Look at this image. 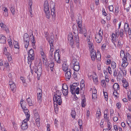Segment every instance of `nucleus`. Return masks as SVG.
Wrapping results in <instances>:
<instances>
[{
    "instance_id": "412c9836",
    "label": "nucleus",
    "mask_w": 131,
    "mask_h": 131,
    "mask_svg": "<svg viewBox=\"0 0 131 131\" xmlns=\"http://www.w3.org/2000/svg\"><path fill=\"white\" fill-rule=\"evenodd\" d=\"M6 37L2 35H0V43H4L6 42Z\"/></svg>"
},
{
    "instance_id": "a18cd8bd",
    "label": "nucleus",
    "mask_w": 131,
    "mask_h": 131,
    "mask_svg": "<svg viewBox=\"0 0 131 131\" xmlns=\"http://www.w3.org/2000/svg\"><path fill=\"white\" fill-rule=\"evenodd\" d=\"M66 62L64 61L63 62L62 64V70L64 71L65 72V74H66Z\"/></svg>"
},
{
    "instance_id": "6ab92c4d",
    "label": "nucleus",
    "mask_w": 131,
    "mask_h": 131,
    "mask_svg": "<svg viewBox=\"0 0 131 131\" xmlns=\"http://www.w3.org/2000/svg\"><path fill=\"white\" fill-rule=\"evenodd\" d=\"M131 56L130 54L128 52L126 53L125 56L123 58L122 60H125V61H127V60H131Z\"/></svg>"
},
{
    "instance_id": "de8ad7c7",
    "label": "nucleus",
    "mask_w": 131,
    "mask_h": 131,
    "mask_svg": "<svg viewBox=\"0 0 131 131\" xmlns=\"http://www.w3.org/2000/svg\"><path fill=\"white\" fill-rule=\"evenodd\" d=\"M111 64L112 67L113 69L115 68L116 66V64L114 61H112L111 63Z\"/></svg>"
},
{
    "instance_id": "09e8293b",
    "label": "nucleus",
    "mask_w": 131,
    "mask_h": 131,
    "mask_svg": "<svg viewBox=\"0 0 131 131\" xmlns=\"http://www.w3.org/2000/svg\"><path fill=\"white\" fill-rule=\"evenodd\" d=\"M34 115H35V117L36 118H39V116L38 114L37 111L36 110H35L34 111Z\"/></svg>"
},
{
    "instance_id": "ddd939ff",
    "label": "nucleus",
    "mask_w": 131,
    "mask_h": 131,
    "mask_svg": "<svg viewBox=\"0 0 131 131\" xmlns=\"http://www.w3.org/2000/svg\"><path fill=\"white\" fill-rule=\"evenodd\" d=\"M45 51L41 49L40 51V54L41 57L43 61L46 59V54Z\"/></svg>"
},
{
    "instance_id": "cd10ccee",
    "label": "nucleus",
    "mask_w": 131,
    "mask_h": 131,
    "mask_svg": "<svg viewBox=\"0 0 131 131\" xmlns=\"http://www.w3.org/2000/svg\"><path fill=\"white\" fill-rule=\"evenodd\" d=\"M108 112V110L106 108L104 111V118L105 119H106L108 121V117L107 116V113Z\"/></svg>"
},
{
    "instance_id": "052dcab7",
    "label": "nucleus",
    "mask_w": 131,
    "mask_h": 131,
    "mask_svg": "<svg viewBox=\"0 0 131 131\" xmlns=\"http://www.w3.org/2000/svg\"><path fill=\"white\" fill-rule=\"evenodd\" d=\"M107 70L108 71L109 73L110 74H112V71L111 70V69L110 67H108V68L107 69Z\"/></svg>"
},
{
    "instance_id": "49530a36",
    "label": "nucleus",
    "mask_w": 131,
    "mask_h": 131,
    "mask_svg": "<svg viewBox=\"0 0 131 131\" xmlns=\"http://www.w3.org/2000/svg\"><path fill=\"white\" fill-rule=\"evenodd\" d=\"M93 79L94 82L95 83L97 84L98 83L97 78L95 77H93Z\"/></svg>"
},
{
    "instance_id": "8fccbe9b",
    "label": "nucleus",
    "mask_w": 131,
    "mask_h": 131,
    "mask_svg": "<svg viewBox=\"0 0 131 131\" xmlns=\"http://www.w3.org/2000/svg\"><path fill=\"white\" fill-rule=\"evenodd\" d=\"M103 92L104 94V97L105 99V100L107 101L108 99V95L107 93V92H105L104 91H103Z\"/></svg>"
},
{
    "instance_id": "f257e3e1",
    "label": "nucleus",
    "mask_w": 131,
    "mask_h": 131,
    "mask_svg": "<svg viewBox=\"0 0 131 131\" xmlns=\"http://www.w3.org/2000/svg\"><path fill=\"white\" fill-rule=\"evenodd\" d=\"M61 93L59 91H57L54 93L53 97V100L54 101V104H58L60 105L62 102V100L61 98Z\"/></svg>"
},
{
    "instance_id": "c03bdc74",
    "label": "nucleus",
    "mask_w": 131,
    "mask_h": 131,
    "mask_svg": "<svg viewBox=\"0 0 131 131\" xmlns=\"http://www.w3.org/2000/svg\"><path fill=\"white\" fill-rule=\"evenodd\" d=\"M77 24L78 28H80L82 27V20L79 21L77 23Z\"/></svg>"
},
{
    "instance_id": "dca6fc26",
    "label": "nucleus",
    "mask_w": 131,
    "mask_h": 131,
    "mask_svg": "<svg viewBox=\"0 0 131 131\" xmlns=\"http://www.w3.org/2000/svg\"><path fill=\"white\" fill-rule=\"evenodd\" d=\"M112 40L113 43H114V45L116 46V44H115V42L117 41L116 39L118 38V36H116V35L114 33H113L112 35Z\"/></svg>"
},
{
    "instance_id": "4c0bfd02",
    "label": "nucleus",
    "mask_w": 131,
    "mask_h": 131,
    "mask_svg": "<svg viewBox=\"0 0 131 131\" xmlns=\"http://www.w3.org/2000/svg\"><path fill=\"white\" fill-rule=\"evenodd\" d=\"M65 83H63L62 84V93L63 94V95L64 96H66V93L65 92V90H66V89H65V87L64 86H65Z\"/></svg>"
},
{
    "instance_id": "6e6d98bb",
    "label": "nucleus",
    "mask_w": 131,
    "mask_h": 131,
    "mask_svg": "<svg viewBox=\"0 0 131 131\" xmlns=\"http://www.w3.org/2000/svg\"><path fill=\"white\" fill-rule=\"evenodd\" d=\"M78 61L76 59H73L72 61V63L71 64H72L73 66H74L75 63H76Z\"/></svg>"
},
{
    "instance_id": "3c124183",
    "label": "nucleus",
    "mask_w": 131,
    "mask_h": 131,
    "mask_svg": "<svg viewBox=\"0 0 131 131\" xmlns=\"http://www.w3.org/2000/svg\"><path fill=\"white\" fill-rule=\"evenodd\" d=\"M78 122L79 123V125L80 126V128H81L82 125V121L81 119H79L78 121Z\"/></svg>"
},
{
    "instance_id": "4468645a",
    "label": "nucleus",
    "mask_w": 131,
    "mask_h": 131,
    "mask_svg": "<svg viewBox=\"0 0 131 131\" xmlns=\"http://www.w3.org/2000/svg\"><path fill=\"white\" fill-rule=\"evenodd\" d=\"M10 10L11 13L13 16L15 15L16 13L15 10V7L14 5L12 4H11L10 5Z\"/></svg>"
},
{
    "instance_id": "c9c22d12",
    "label": "nucleus",
    "mask_w": 131,
    "mask_h": 131,
    "mask_svg": "<svg viewBox=\"0 0 131 131\" xmlns=\"http://www.w3.org/2000/svg\"><path fill=\"white\" fill-rule=\"evenodd\" d=\"M75 88L72 85H71L70 91L72 94L75 93Z\"/></svg>"
},
{
    "instance_id": "ea45409f",
    "label": "nucleus",
    "mask_w": 131,
    "mask_h": 131,
    "mask_svg": "<svg viewBox=\"0 0 131 131\" xmlns=\"http://www.w3.org/2000/svg\"><path fill=\"white\" fill-rule=\"evenodd\" d=\"M71 115L73 118H75V116L76 115V112L75 111L74 109L72 111L71 113Z\"/></svg>"
},
{
    "instance_id": "9d476101",
    "label": "nucleus",
    "mask_w": 131,
    "mask_h": 131,
    "mask_svg": "<svg viewBox=\"0 0 131 131\" xmlns=\"http://www.w3.org/2000/svg\"><path fill=\"white\" fill-rule=\"evenodd\" d=\"M79 32L80 34H83L85 37H86L87 35L86 29L85 28H83L82 27L78 28Z\"/></svg>"
},
{
    "instance_id": "f3484780",
    "label": "nucleus",
    "mask_w": 131,
    "mask_h": 131,
    "mask_svg": "<svg viewBox=\"0 0 131 131\" xmlns=\"http://www.w3.org/2000/svg\"><path fill=\"white\" fill-rule=\"evenodd\" d=\"M66 79L69 80L71 77V71L70 69L68 68L66 69Z\"/></svg>"
},
{
    "instance_id": "c85d7f7f",
    "label": "nucleus",
    "mask_w": 131,
    "mask_h": 131,
    "mask_svg": "<svg viewBox=\"0 0 131 131\" xmlns=\"http://www.w3.org/2000/svg\"><path fill=\"white\" fill-rule=\"evenodd\" d=\"M26 101L29 106H30L33 105V104L32 100L29 97L27 99Z\"/></svg>"
},
{
    "instance_id": "5fc2aeb1",
    "label": "nucleus",
    "mask_w": 131,
    "mask_h": 131,
    "mask_svg": "<svg viewBox=\"0 0 131 131\" xmlns=\"http://www.w3.org/2000/svg\"><path fill=\"white\" fill-rule=\"evenodd\" d=\"M123 86L126 89H127V87L129 86V84L127 82L123 84Z\"/></svg>"
},
{
    "instance_id": "0e129e2a",
    "label": "nucleus",
    "mask_w": 131,
    "mask_h": 131,
    "mask_svg": "<svg viewBox=\"0 0 131 131\" xmlns=\"http://www.w3.org/2000/svg\"><path fill=\"white\" fill-rule=\"evenodd\" d=\"M49 42L50 44V46H53V40H52H52H50Z\"/></svg>"
},
{
    "instance_id": "20e7f679",
    "label": "nucleus",
    "mask_w": 131,
    "mask_h": 131,
    "mask_svg": "<svg viewBox=\"0 0 131 131\" xmlns=\"http://www.w3.org/2000/svg\"><path fill=\"white\" fill-rule=\"evenodd\" d=\"M68 42L70 44L71 47L74 48L75 46L74 42L73 37L71 33H70L68 35Z\"/></svg>"
},
{
    "instance_id": "0eeeda50",
    "label": "nucleus",
    "mask_w": 131,
    "mask_h": 131,
    "mask_svg": "<svg viewBox=\"0 0 131 131\" xmlns=\"http://www.w3.org/2000/svg\"><path fill=\"white\" fill-rule=\"evenodd\" d=\"M28 8H29V15L31 17H33V15L32 14L33 12H32V0H29L28 2Z\"/></svg>"
},
{
    "instance_id": "a19ab883",
    "label": "nucleus",
    "mask_w": 131,
    "mask_h": 131,
    "mask_svg": "<svg viewBox=\"0 0 131 131\" xmlns=\"http://www.w3.org/2000/svg\"><path fill=\"white\" fill-rule=\"evenodd\" d=\"M120 55L121 57V58L124 57V56H125L124 51L123 50H121L120 52Z\"/></svg>"
},
{
    "instance_id": "603ef678",
    "label": "nucleus",
    "mask_w": 131,
    "mask_h": 131,
    "mask_svg": "<svg viewBox=\"0 0 131 131\" xmlns=\"http://www.w3.org/2000/svg\"><path fill=\"white\" fill-rule=\"evenodd\" d=\"M101 84L103 86L105 87L106 86L105 81L104 80H103L101 81Z\"/></svg>"
},
{
    "instance_id": "393cba45",
    "label": "nucleus",
    "mask_w": 131,
    "mask_h": 131,
    "mask_svg": "<svg viewBox=\"0 0 131 131\" xmlns=\"http://www.w3.org/2000/svg\"><path fill=\"white\" fill-rule=\"evenodd\" d=\"M113 87L114 90H117L119 89V85L117 83H114Z\"/></svg>"
},
{
    "instance_id": "6e6552de",
    "label": "nucleus",
    "mask_w": 131,
    "mask_h": 131,
    "mask_svg": "<svg viewBox=\"0 0 131 131\" xmlns=\"http://www.w3.org/2000/svg\"><path fill=\"white\" fill-rule=\"evenodd\" d=\"M55 4L52 2L51 3L50 5V7L51 9V13L52 17H54L56 16L55 9Z\"/></svg>"
},
{
    "instance_id": "7c9ffc66",
    "label": "nucleus",
    "mask_w": 131,
    "mask_h": 131,
    "mask_svg": "<svg viewBox=\"0 0 131 131\" xmlns=\"http://www.w3.org/2000/svg\"><path fill=\"white\" fill-rule=\"evenodd\" d=\"M123 38H119L118 41L117 46H120L123 45Z\"/></svg>"
},
{
    "instance_id": "bb28decb",
    "label": "nucleus",
    "mask_w": 131,
    "mask_h": 131,
    "mask_svg": "<svg viewBox=\"0 0 131 131\" xmlns=\"http://www.w3.org/2000/svg\"><path fill=\"white\" fill-rule=\"evenodd\" d=\"M96 58L98 60H100L101 59V54L99 51H97L96 52Z\"/></svg>"
},
{
    "instance_id": "774afa93",
    "label": "nucleus",
    "mask_w": 131,
    "mask_h": 131,
    "mask_svg": "<svg viewBox=\"0 0 131 131\" xmlns=\"http://www.w3.org/2000/svg\"><path fill=\"white\" fill-rule=\"evenodd\" d=\"M121 104L120 103L118 102L116 104V105L118 108L119 109L121 106Z\"/></svg>"
},
{
    "instance_id": "f03ea898",
    "label": "nucleus",
    "mask_w": 131,
    "mask_h": 131,
    "mask_svg": "<svg viewBox=\"0 0 131 131\" xmlns=\"http://www.w3.org/2000/svg\"><path fill=\"white\" fill-rule=\"evenodd\" d=\"M28 54V62L30 66L32 61L34 60L35 57V54L32 49H31L29 50Z\"/></svg>"
},
{
    "instance_id": "58836bf2",
    "label": "nucleus",
    "mask_w": 131,
    "mask_h": 131,
    "mask_svg": "<svg viewBox=\"0 0 131 131\" xmlns=\"http://www.w3.org/2000/svg\"><path fill=\"white\" fill-rule=\"evenodd\" d=\"M36 125L38 127H39L40 126V119L39 118H36Z\"/></svg>"
},
{
    "instance_id": "7ed1b4c3",
    "label": "nucleus",
    "mask_w": 131,
    "mask_h": 131,
    "mask_svg": "<svg viewBox=\"0 0 131 131\" xmlns=\"http://www.w3.org/2000/svg\"><path fill=\"white\" fill-rule=\"evenodd\" d=\"M44 10L46 14V17L49 19L50 16V13L49 10V4L47 1H45L44 5Z\"/></svg>"
},
{
    "instance_id": "423d86ee",
    "label": "nucleus",
    "mask_w": 131,
    "mask_h": 131,
    "mask_svg": "<svg viewBox=\"0 0 131 131\" xmlns=\"http://www.w3.org/2000/svg\"><path fill=\"white\" fill-rule=\"evenodd\" d=\"M29 119H25L23 121L22 124L21 125V128L23 130H25L28 128V125L27 122L28 121Z\"/></svg>"
},
{
    "instance_id": "338daca9",
    "label": "nucleus",
    "mask_w": 131,
    "mask_h": 131,
    "mask_svg": "<svg viewBox=\"0 0 131 131\" xmlns=\"http://www.w3.org/2000/svg\"><path fill=\"white\" fill-rule=\"evenodd\" d=\"M54 66V63L53 62L50 63L48 65V67L50 68H53Z\"/></svg>"
},
{
    "instance_id": "5701e85b",
    "label": "nucleus",
    "mask_w": 131,
    "mask_h": 131,
    "mask_svg": "<svg viewBox=\"0 0 131 131\" xmlns=\"http://www.w3.org/2000/svg\"><path fill=\"white\" fill-rule=\"evenodd\" d=\"M2 10L4 11L3 12L4 15L7 17L8 15V9L6 7H4L2 8Z\"/></svg>"
},
{
    "instance_id": "1a4fd4ad",
    "label": "nucleus",
    "mask_w": 131,
    "mask_h": 131,
    "mask_svg": "<svg viewBox=\"0 0 131 131\" xmlns=\"http://www.w3.org/2000/svg\"><path fill=\"white\" fill-rule=\"evenodd\" d=\"M115 34L116 35V36H117L118 37L119 35H120L121 38H123V37L124 36V31L123 29H121L120 31L118 29L115 30Z\"/></svg>"
},
{
    "instance_id": "864d4df0",
    "label": "nucleus",
    "mask_w": 131,
    "mask_h": 131,
    "mask_svg": "<svg viewBox=\"0 0 131 131\" xmlns=\"http://www.w3.org/2000/svg\"><path fill=\"white\" fill-rule=\"evenodd\" d=\"M74 39L76 42H79V37L78 35L75 36Z\"/></svg>"
},
{
    "instance_id": "aec40b11",
    "label": "nucleus",
    "mask_w": 131,
    "mask_h": 131,
    "mask_svg": "<svg viewBox=\"0 0 131 131\" xmlns=\"http://www.w3.org/2000/svg\"><path fill=\"white\" fill-rule=\"evenodd\" d=\"M0 26L3 30L6 31V32H8L9 30L6 26L3 23H0Z\"/></svg>"
},
{
    "instance_id": "b1692460",
    "label": "nucleus",
    "mask_w": 131,
    "mask_h": 131,
    "mask_svg": "<svg viewBox=\"0 0 131 131\" xmlns=\"http://www.w3.org/2000/svg\"><path fill=\"white\" fill-rule=\"evenodd\" d=\"M34 71L35 73H37V76L40 77L42 72L41 68H40L39 69H38L37 71L36 70Z\"/></svg>"
},
{
    "instance_id": "9b49d317",
    "label": "nucleus",
    "mask_w": 131,
    "mask_h": 131,
    "mask_svg": "<svg viewBox=\"0 0 131 131\" xmlns=\"http://www.w3.org/2000/svg\"><path fill=\"white\" fill-rule=\"evenodd\" d=\"M37 98L38 102L40 103L42 100L41 97V90L40 89L37 90Z\"/></svg>"
},
{
    "instance_id": "13d9d810",
    "label": "nucleus",
    "mask_w": 131,
    "mask_h": 131,
    "mask_svg": "<svg viewBox=\"0 0 131 131\" xmlns=\"http://www.w3.org/2000/svg\"><path fill=\"white\" fill-rule=\"evenodd\" d=\"M129 25L127 23H125V24L124 27L125 31H126V29H127V28H129Z\"/></svg>"
},
{
    "instance_id": "2eb2a0df",
    "label": "nucleus",
    "mask_w": 131,
    "mask_h": 131,
    "mask_svg": "<svg viewBox=\"0 0 131 131\" xmlns=\"http://www.w3.org/2000/svg\"><path fill=\"white\" fill-rule=\"evenodd\" d=\"M30 31L31 33V35L30 36V39L32 42V46L34 47L35 45L36 41L33 34V31L31 30H30Z\"/></svg>"
},
{
    "instance_id": "c756f323",
    "label": "nucleus",
    "mask_w": 131,
    "mask_h": 131,
    "mask_svg": "<svg viewBox=\"0 0 131 131\" xmlns=\"http://www.w3.org/2000/svg\"><path fill=\"white\" fill-rule=\"evenodd\" d=\"M95 40L96 42L97 43H100L101 41L102 38H101V37L96 36L95 37Z\"/></svg>"
},
{
    "instance_id": "e433bc0d",
    "label": "nucleus",
    "mask_w": 131,
    "mask_h": 131,
    "mask_svg": "<svg viewBox=\"0 0 131 131\" xmlns=\"http://www.w3.org/2000/svg\"><path fill=\"white\" fill-rule=\"evenodd\" d=\"M54 108L55 113L57 114L58 113L59 109L57 106V104H54Z\"/></svg>"
},
{
    "instance_id": "680f3d73",
    "label": "nucleus",
    "mask_w": 131,
    "mask_h": 131,
    "mask_svg": "<svg viewBox=\"0 0 131 131\" xmlns=\"http://www.w3.org/2000/svg\"><path fill=\"white\" fill-rule=\"evenodd\" d=\"M117 71L116 70H114L113 71V76L114 77H116L117 76Z\"/></svg>"
},
{
    "instance_id": "79ce46f5",
    "label": "nucleus",
    "mask_w": 131,
    "mask_h": 131,
    "mask_svg": "<svg viewBox=\"0 0 131 131\" xmlns=\"http://www.w3.org/2000/svg\"><path fill=\"white\" fill-rule=\"evenodd\" d=\"M79 68L80 66L79 65L74 66L73 67V69L75 71H78L79 69Z\"/></svg>"
},
{
    "instance_id": "4be33fe9",
    "label": "nucleus",
    "mask_w": 131,
    "mask_h": 131,
    "mask_svg": "<svg viewBox=\"0 0 131 131\" xmlns=\"http://www.w3.org/2000/svg\"><path fill=\"white\" fill-rule=\"evenodd\" d=\"M20 104L22 109L25 108L26 107V102L22 99L21 100Z\"/></svg>"
},
{
    "instance_id": "e2e57ef3",
    "label": "nucleus",
    "mask_w": 131,
    "mask_h": 131,
    "mask_svg": "<svg viewBox=\"0 0 131 131\" xmlns=\"http://www.w3.org/2000/svg\"><path fill=\"white\" fill-rule=\"evenodd\" d=\"M80 88L79 87L77 88L76 90H75V93L77 94H79Z\"/></svg>"
},
{
    "instance_id": "69168bd1",
    "label": "nucleus",
    "mask_w": 131,
    "mask_h": 131,
    "mask_svg": "<svg viewBox=\"0 0 131 131\" xmlns=\"http://www.w3.org/2000/svg\"><path fill=\"white\" fill-rule=\"evenodd\" d=\"M54 122L55 126H56V127L57 126L58 123V120L57 119H55Z\"/></svg>"
},
{
    "instance_id": "f8f14e48",
    "label": "nucleus",
    "mask_w": 131,
    "mask_h": 131,
    "mask_svg": "<svg viewBox=\"0 0 131 131\" xmlns=\"http://www.w3.org/2000/svg\"><path fill=\"white\" fill-rule=\"evenodd\" d=\"M96 52L95 50L92 49L91 51V56L92 60L93 61H94L96 58Z\"/></svg>"
},
{
    "instance_id": "2f4dec72",
    "label": "nucleus",
    "mask_w": 131,
    "mask_h": 131,
    "mask_svg": "<svg viewBox=\"0 0 131 131\" xmlns=\"http://www.w3.org/2000/svg\"><path fill=\"white\" fill-rule=\"evenodd\" d=\"M86 99L85 97H84V99H82V101L81 102V106L82 107H85L86 105Z\"/></svg>"
},
{
    "instance_id": "f704fd0d",
    "label": "nucleus",
    "mask_w": 131,
    "mask_h": 131,
    "mask_svg": "<svg viewBox=\"0 0 131 131\" xmlns=\"http://www.w3.org/2000/svg\"><path fill=\"white\" fill-rule=\"evenodd\" d=\"M10 87L11 90L14 92L16 90V88L15 84H13V85L10 86Z\"/></svg>"
},
{
    "instance_id": "a211bd4d",
    "label": "nucleus",
    "mask_w": 131,
    "mask_h": 131,
    "mask_svg": "<svg viewBox=\"0 0 131 131\" xmlns=\"http://www.w3.org/2000/svg\"><path fill=\"white\" fill-rule=\"evenodd\" d=\"M23 109L26 116V119L28 118V119H29L30 115L28 110L27 109V107Z\"/></svg>"
},
{
    "instance_id": "37998d69",
    "label": "nucleus",
    "mask_w": 131,
    "mask_h": 131,
    "mask_svg": "<svg viewBox=\"0 0 131 131\" xmlns=\"http://www.w3.org/2000/svg\"><path fill=\"white\" fill-rule=\"evenodd\" d=\"M29 41H24V46L27 49L28 48V45L29 44Z\"/></svg>"
},
{
    "instance_id": "bf43d9fd",
    "label": "nucleus",
    "mask_w": 131,
    "mask_h": 131,
    "mask_svg": "<svg viewBox=\"0 0 131 131\" xmlns=\"http://www.w3.org/2000/svg\"><path fill=\"white\" fill-rule=\"evenodd\" d=\"M96 114V116L98 117H99L101 115V112L100 109H99V111L97 110V112Z\"/></svg>"
},
{
    "instance_id": "4d7b16f0",
    "label": "nucleus",
    "mask_w": 131,
    "mask_h": 131,
    "mask_svg": "<svg viewBox=\"0 0 131 131\" xmlns=\"http://www.w3.org/2000/svg\"><path fill=\"white\" fill-rule=\"evenodd\" d=\"M108 8L110 11H113V5L109 6Z\"/></svg>"
},
{
    "instance_id": "39448f33",
    "label": "nucleus",
    "mask_w": 131,
    "mask_h": 131,
    "mask_svg": "<svg viewBox=\"0 0 131 131\" xmlns=\"http://www.w3.org/2000/svg\"><path fill=\"white\" fill-rule=\"evenodd\" d=\"M59 50H57L54 54V58L55 60L58 63H60V56L59 53Z\"/></svg>"
},
{
    "instance_id": "72a5a7b5",
    "label": "nucleus",
    "mask_w": 131,
    "mask_h": 131,
    "mask_svg": "<svg viewBox=\"0 0 131 131\" xmlns=\"http://www.w3.org/2000/svg\"><path fill=\"white\" fill-rule=\"evenodd\" d=\"M14 47L15 48L19 49V48L18 42L16 41H14L13 42Z\"/></svg>"
},
{
    "instance_id": "473e14b6",
    "label": "nucleus",
    "mask_w": 131,
    "mask_h": 131,
    "mask_svg": "<svg viewBox=\"0 0 131 131\" xmlns=\"http://www.w3.org/2000/svg\"><path fill=\"white\" fill-rule=\"evenodd\" d=\"M123 60V64L122 65V67H126L128 65V63L127 61H126L125 60Z\"/></svg>"
},
{
    "instance_id": "a878e982",
    "label": "nucleus",
    "mask_w": 131,
    "mask_h": 131,
    "mask_svg": "<svg viewBox=\"0 0 131 131\" xmlns=\"http://www.w3.org/2000/svg\"><path fill=\"white\" fill-rule=\"evenodd\" d=\"M24 41H29V35L27 33H25L24 36Z\"/></svg>"
}]
</instances>
